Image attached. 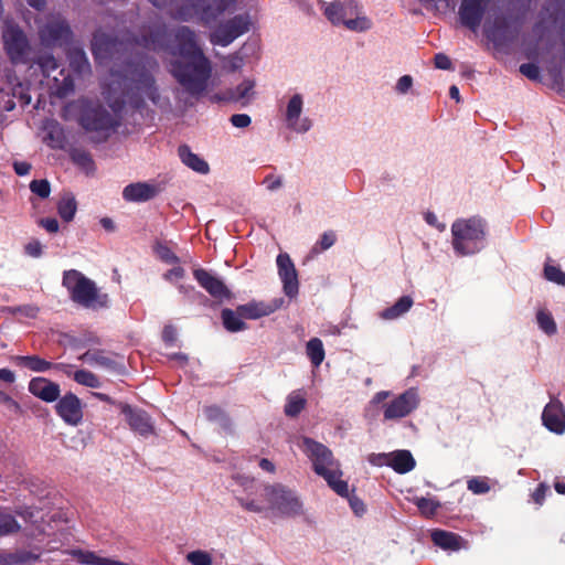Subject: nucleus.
Instances as JSON below:
<instances>
[{
	"instance_id": "nucleus-63",
	"label": "nucleus",
	"mask_w": 565,
	"mask_h": 565,
	"mask_svg": "<svg viewBox=\"0 0 565 565\" xmlns=\"http://www.w3.org/2000/svg\"><path fill=\"white\" fill-rule=\"evenodd\" d=\"M547 491H548L547 486H545L544 483L539 484V487L535 489V491L532 494L534 502L541 505L544 502Z\"/></svg>"
},
{
	"instance_id": "nucleus-2",
	"label": "nucleus",
	"mask_w": 565,
	"mask_h": 565,
	"mask_svg": "<svg viewBox=\"0 0 565 565\" xmlns=\"http://www.w3.org/2000/svg\"><path fill=\"white\" fill-rule=\"evenodd\" d=\"M262 495L267 505L262 504L250 494L236 497L238 504L247 512L278 518H296L303 514V503L298 493L282 483H267L263 486Z\"/></svg>"
},
{
	"instance_id": "nucleus-22",
	"label": "nucleus",
	"mask_w": 565,
	"mask_h": 565,
	"mask_svg": "<svg viewBox=\"0 0 565 565\" xmlns=\"http://www.w3.org/2000/svg\"><path fill=\"white\" fill-rule=\"evenodd\" d=\"M379 458L385 459L386 465L401 475L412 471L416 466V461L409 450H396L390 455L380 454Z\"/></svg>"
},
{
	"instance_id": "nucleus-64",
	"label": "nucleus",
	"mask_w": 565,
	"mask_h": 565,
	"mask_svg": "<svg viewBox=\"0 0 565 565\" xmlns=\"http://www.w3.org/2000/svg\"><path fill=\"white\" fill-rule=\"evenodd\" d=\"M14 172L18 175H26L31 170V164L25 161H17L13 163Z\"/></svg>"
},
{
	"instance_id": "nucleus-57",
	"label": "nucleus",
	"mask_w": 565,
	"mask_h": 565,
	"mask_svg": "<svg viewBox=\"0 0 565 565\" xmlns=\"http://www.w3.org/2000/svg\"><path fill=\"white\" fill-rule=\"evenodd\" d=\"M47 138L52 141L51 147L52 148H63L64 143V136L61 128L52 129L47 134Z\"/></svg>"
},
{
	"instance_id": "nucleus-42",
	"label": "nucleus",
	"mask_w": 565,
	"mask_h": 565,
	"mask_svg": "<svg viewBox=\"0 0 565 565\" xmlns=\"http://www.w3.org/2000/svg\"><path fill=\"white\" fill-rule=\"evenodd\" d=\"M20 527V524L13 515L0 512V536L15 533Z\"/></svg>"
},
{
	"instance_id": "nucleus-8",
	"label": "nucleus",
	"mask_w": 565,
	"mask_h": 565,
	"mask_svg": "<svg viewBox=\"0 0 565 565\" xmlns=\"http://www.w3.org/2000/svg\"><path fill=\"white\" fill-rule=\"evenodd\" d=\"M79 125L86 131H110L118 122L114 116L102 105H87L81 113Z\"/></svg>"
},
{
	"instance_id": "nucleus-58",
	"label": "nucleus",
	"mask_w": 565,
	"mask_h": 565,
	"mask_svg": "<svg viewBox=\"0 0 565 565\" xmlns=\"http://www.w3.org/2000/svg\"><path fill=\"white\" fill-rule=\"evenodd\" d=\"M231 124L237 128H245L250 125L252 119L246 114H234L230 118Z\"/></svg>"
},
{
	"instance_id": "nucleus-37",
	"label": "nucleus",
	"mask_w": 565,
	"mask_h": 565,
	"mask_svg": "<svg viewBox=\"0 0 565 565\" xmlns=\"http://www.w3.org/2000/svg\"><path fill=\"white\" fill-rule=\"evenodd\" d=\"M72 161L86 171L94 170L95 163L88 151L82 148H74L70 152Z\"/></svg>"
},
{
	"instance_id": "nucleus-60",
	"label": "nucleus",
	"mask_w": 565,
	"mask_h": 565,
	"mask_svg": "<svg viewBox=\"0 0 565 565\" xmlns=\"http://www.w3.org/2000/svg\"><path fill=\"white\" fill-rule=\"evenodd\" d=\"M434 61H435V66L439 70H450L451 68V65H452L451 61L444 53L436 54L434 57Z\"/></svg>"
},
{
	"instance_id": "nucleus-59",
	"label": "nucleus",
	"mask_w": 565,
	"mask_h": 565,
	"mask_svg": "<svg viewBox=\"0 0 565 565\" xmlns=\"http://www.w3.org/2000/svg\"><path fill=\"white\" fill-rule=\"evenodd\" d=\"M24 249L25 253L32 257H40L42 255V245L36 239L29 242L25 245Z\"/></svg>"
},
{
	"instance_id": "nucleus-62",
	"label": "nucleus",
	"mask_w": 565,
	"mask_h": 565,
	"mask_svg": "<svg viewBox=\"0 0 565 565\" xmlns=\"http://www.w3.org/2000/svg\"><path fill=\"white\" fill-rule=\"evenodd\" d=\"M40 225L49 233H56L58 231V222L54 217H46L40 220Z\"/></svg>"
},
{
	"instance_id": "nucleus-15",
	"label": "nucleus",
	"mask_w": 565,
	"mask_h": 565,
	"mask_svg": "<svg viewBox=\"0 0 565 565\" xmlns=\"http://www.w3.org/2000/svg\"><path fill=\"white\" fill-rule=\"evenodd\" d=\"M278 274L282 281V288L286 296L292 298L298 294L299 282L295 265L288 254L277 256Z\"/></svg>"
},
{
	"instance_id": "nucleus-4",
	"label": "nucleus",
	"mask_w": 565,
	"mask_h": 565,
	"mask_svg": "<svg viewBox=\"0 0 565 565\" xmlns=\"http://www.w3.org/2000/svg\"><path fill=\"white\" fill-rule=\"evenodd\" d=\"M452 247L458 255H473L486 246L487 223L479 216L458 218L451 225Z\"/></svg>"
},
{
	"instance_id": "nucleus-43",
	"label": "nucleus",
	"mask_w": 565,
	"mask_h": 565,
	"mask_svg": "<svg viewBox=\"0 0 565 565\" xmlns=\"http://www.w3.org/2000/svg\"><path fill=\"white\" fill-rule=\"evenodd\" d=\"M255 83L250 79L243 81L239 85L235 87V89H231L227 92V97L231 100L238 102L249 95L253 90Z\"/></svg>"
},
{
	"instance_id": "nucleus-17",
	"label": "nucleus",
	"mask_w": 565,
	"mask_h": 565,
	"mask_svg": "<svg viewBox=\"0 0 565 565\" xmlns=\"http://www.w3.org/2000/svg\"><path fill=\"white\" fill-rule=\"evenodd\" d=\"M542 420L548 430L563 434L565 431V412L562 403L552 399L543 409Z\"/></svg>"
},
{
	"instance_id": "nucleus-53",
	"label": "nucleus",
	"mask_w": 565,
	"mask_h": 565,
	"mask_svg": "<svg viewBox=\"0 0 565 565\" xmlns=\"http://www.w3.org/2000/svg\"><path fill=\"white\" fill-rule=\"evenodd\" d=\"M520 72L522 75L526 76L529 79H532V81L540 79V68L534 63L521 64Z\"/></svg>"
},
{
	"instance_id": "nucleus-25",
	"label": "nucleus",
	"mask_w": 565,
	"mask_h": 565,
	"mask_svg": "<svg viewBox=\"0 0 565 565\" xmlns=\"http://www.w3.org/2000/svg\"><path fill=\"white\" fill-rule=\"evenodd\" d=\"M135 83L136 88L145 94L149 100H151L154 105L160 104L161 96L156 85V79L149 72H140Z\"/></svg>"
},
{
	"instance_id": "nucleus-51",
	"label": "nucleus",
	"mask_w": 565,
	"mask_h": 565,
	"mask_svg": "<svg viewBox=\"0 0 565 565\" xmlns=\"http://www.w3.org/2000/svg\"><path fill=\"white\" fill-rule=\"evenodd\" d=\"M30 190L41 199H46L51 193V185L46 179L33 180L30 183Z\"/></svg>"
},
{
	"instance_id": "nucleus-6",
	"label": "nucleus",
	"mask_w": 565,
	"mask_h": 565,
	"mask_svg": "<svg viewBox=\"0 0 565 565\" xmlns=\"http://www.w3.org/2000/svg\"><path fill=\"white\" fill-rule=\"evenodd\" d=\"M237 0H186L179 10V15L182 20H189L193 15H199L200 19L210 23L215 21L220 15L227 11L236 3Z\"/></svg>"
},
{
	"instance_id": "nucleus-32",
	"label": "nucleus",
	"mask_w": 565,
	"mask_h": 565,
	"mask_svg": "<svg viewBox=\"0 0 565 565\" xmlns=\"http://www.w3.org/2000/svg\"><path fill=\"white\" fill-rule=\"evenodd\" d=\"M413 306V299L409 296L401 297L393 306L381 312V318L394 320L407 312Z\"/></svg>"
},
{
	"instance_id": "nucleus-47",
	"label": "nucleus",
	"mask_w": 565,
	"mask_h": 565,
	"mask_svg": "<svg viewBox=\"0 0 565 565\" xmlns=\"http://www.w3.org/2000/svg\"><path fill=\"white\" fill-rule=\"evenodd\" d=\"M337 242V235L333 231L324 232L320 239L312 247L313 253H320L322 250H327L334 245Z\"/></svg>"
},
{
	"instance_id": "nucleus-30",
	"label": "nucleus",
	"mask_w": 565,
	"mask_h": 565,
	"mask_svg": "<svg viewBox=\"0 0 565 565\" xmlns=\"http://www.w3.org/2000/svg\"><path fill=\"white\" fill-rule=\"evenodd\" d=\"M18 365L28 367L33 372H46L53 367V363L39 355H17L13 358Z\"/></svg>"
},
{
	"instance_id": "nucleus-24",
	"label": "nucleus",
	"mask_w": 565,
	"mask_h": 565,
	"mask_svg": "<svg viewBox=\"0 0 565 565\" xmlns=\"http://www.w3.org/2000/svg\"><path fill=\"white\" fill-rule=\"evenodd\" d=\"M116 354H108L104 350H88L78 356V360L90 365H98L106 370L115 371L118 363L114 359Z\"/></svg>"
},
{
	"instance_id": "nucleus-48",
	"label": "nucleus",
	"mask_w": 565,
	"mask_h": 565,
	"mask_svg": "<svg viewBox=\"0 0 565 565\" xmlns=\"http://www.w3.org/2000/svg\"><path fill=\"white\" fill-rule=\"evenodd\" d=\"M157 256L167 264H178L180 258L166 244L158 243L154 247Z\"/></svg>"
},
{
	"instance_id": "nucleus-1",
	"label": "nucleus",
	"mask_w": 565,
	"mask_h": 565,
	"mask_svg": "<svg viewBox=\"0 0 565 565\" xmlns=\"http://www.w3.org/2000/svg\"><path fill=\"white\" fill-rule=\"evenodd\" d=\"M134 42L150 51L167 52L189 60L171 62V74L191 96L199 97L206 90L212 65L199 47L195 33L190 28L180 26L172 35L166 25H154L140 36H135Z\"/></svg>"
},
{
	"instance_id": "nucleus-20",
	"label": "nucleus",
	"mask_w": 565,
	"mask_h": 565,
	"mask_svg": "<svg viewBox=\"0 0 565 565\" xmlns=\"http://www.w3.org/2000/svg\"><path fill=\"white\" fill-rule=\"evenodd\" d=\"M487 36L495 46H503L512 42L515 34L510 31V22L507 17H495L492 25L486 31Z\"/></svg>"
},
{
	"instance_id": "nucleus-35",
	"label": "nucleus",
	"mask_w": 565,
	"mask_h": 565,
	"mask_svg": "<svg viewBox=\"0 0 565 565\" xmlns=\"http://www.w3.org/2000/svg\"><path fill=\"white\" fill-rule=\"evenodd\" d=\"M306 352L313 366H319L324 360L323 343L319 338H312L307 342Z\"/></svg>"
},
{
	"instance_id": "nucleus-56",
	"label": "nucleus",
	"mask_w": 565,
	"mask_h": 565,
	"mask_svg": "<svg viewBox=\"0 0 565 565\" xmlns=\"http://www.w3.org/2000/svg\"><path fill=\"white\" fill-rule=\"evenodd\" d=\"M244 65V58L238 54L234 53L227 57L226 68L228 72H236Z\"/></svg>"
},
{
	"instance_id": "nucleus-13",
	"label": "nucleus",
	"mask_w": 565,
	"mask_h": 565,
	"mask_svg": "<svg viewBox=\"0 0 565 565\" xmlns=\"http://www.w3.org/2000/svg\"><path fill=\"white\" fill-rule=\"evenodd\" d=\"M55 411L67 425L77 426L83 420L84 412L82 401L72 392L66 393L57 399Z\"/></svg>"
},
{
	"instance_id": "nucleus-12",
	"label": "nucleus",
	"mask_w": 565,
	"mask_h": 565,
	"mask_svg": "<svg viewBox=\"0 0 565 565\" xmlns=\"http://www.w3.org/2000/svg\"><path fill=\"white\" fill-rule=\"evenodd\" d=\"M418 405V395L411 388L385 405L384 418L398 419L411 414Z\"/></svg>"
},
{
	"instance_id": "nucleus-16",
	"label": "nucleus",
	"mask_w": 565,
	"mask_h": 565,
	"mask_svg": "<svg viewBox=\"0 0 565 565\" xmlns=\"http://www.w3.org/2000/svg\"><path fill=\"white\" fill-rule=\"evenodd\" d=\"M193 276L198 284L206 291L210 296L215 299H230L231 291L225 284L216 276H213L210 271L204 268H198L193 270Z\"/></svg>"
},
{
	"instance_id": "nucleus-49",
	"label": "nucleus",
	"mask_w": 565,
	"mask_h": 565,
	"mask_svg": "<svg viewBox=\"0 0 565 565\" xmlns=\"http://www.w3.org/2000/svg\"><path fill=\"white\" fill-rule=\"evenodd\" d=\"M467 488L475 494H484L490 491V486L487 478H471L467 482Z\"/></svg>"
},
{
	"instance_id": "nucleus-38",
	"label": "nucleus",
	"mask_w": 565,
	"mask_h": 565,
	"mask_svg": "<svg viewBox=\"0 0 565 565\" xmlns=\"http://www.w3.org/2000/svg\"><path fill=\"white\" fill-rule=\"evenodd\" d=\"M78 561L87 565H127L111 558L99 557L94 552H78Z\"/></svg>"
},
{
	"instance_id": "nucleus-52",
	"label": "nucleus",
	"mask_w": 565,
	"mask_h": 565,
	"mask_svg": "<svg viewBox=\"0 0 565 565\" xmlns=\"http://www.w3.org/2000/svg\"><path fill=\"white\" fill-rule=\"evenodd\" d=\"M342 497L348 498L349 504L356 515L361 516L365 513V511H366L365 504L359 497H356L355 494H350L349 492H348V495H342Z\"/></svg>"
},
{
	"instance_id": "nucleus-3",
	"label": "nucleus",
	"mask_w": 565,
	"mask_h": 565,
	"mask_svg": "<svg viewBox=\"0 0 565 565\" xmlns=\"http://www.w3.org/2000/svg\"><path fill=\"white\" fill-rule=\"evenodd\" d=\"M299 447L311 460L313 471L322 477L337 494L348 495V482L341 479L342 471L332 451L310 437H302Z\"/></svg>"
},
{
	"instance_id": "nucleus-10",
	"label": "nucleus",
	"mask_w": 565,
	"mask_h": 565,
	"mask_svg": "<svg viewBox=\"0 0 565 565\" xmlns=\"http://www.w3.org/2000/svg\"><path fill=\"white\" fill-rule=\"evenodd\" d=\"M249 30V21L245 15H235L221 24L211 35V42L221 46L230 45L235 39Z\"/></svg>"
},
{
	"instance_id": "nucleus-46",
	"label": "nucleus",
	"mask_w": 565,
	"mask_h": 565,
	"mask_svg": "<svg viewBox=\"0 0 565 565\" xmlns=\"http://www.w3.org/2000/svg\"><path fill=\"white\" fill-rule=\"evenodd\" d=\"M343 25L351 31L363 32L371 29L372 22L366 17H356L355 19H345Z\"/></svg>"
},
{
	"instance_id": "nucleus-9",
	"label": "nucleus",
	"mask_w": 565,
	"mask_h": 565,
	"mask_svg": "<svg viewBox=\"0 0 565 565\" xmlns=\"http://www.w3.org/2000/svg\"><path fill=\"white\" fill-rule=\"evenodd\" d=\"M39 36L45 46H63L71 43L73 32L65 19L53 17L40 26Z\"/></svg>"
},
{
	"instance_id": "nucleus-33",
	"label": "nucleus",
	"mask_w": 565,
	"mask_h": 565,
	"mask_svg": "<svg viewBox=\"0 0 565 565\" xmlns=\"http://www.w3.org/2000/svg\"><path fill=\"white\" fill-rule=\"evenodd\" d=\"M77 211V202L72 193H64L57 202V213L64 222H71Z\"/></svg>"
},
{
	"instance_id": "nucleus-36",
	"label": "nucleus",
	"mask_w": 565,
	"mask_h": 565,
	"mask_svg": "<svg viewBox=\"0 0 565 565\" xmlns=\"http://www.w3.org/2000/svg\"><path fill=\"white\" fill-rule=\"evenodd\" d=\"M324 15L333 25H340L345 20L347 11L342 2L333 1L326 7Z\"/></svg>"
},
{
	"instance_id": "nucleus-40",
	"label": "nucleus",
	"mask_w": 565,
	"mask_h": 565,
	"mask_svg": "<svg viewBox=\"0 0 565 565\" xmlns=\"http://www.w3.org/2000/svg\"><path fill=\"white\" fill-rule=\"evenodd\" d=\"M73 379L76 383L90 387L98 388L100 386L99 379L90 371L78 370L73 374Z\"/></svg>"
},
{
	"instance_id": "nucleus-39",
	"label": "nucleus",
	"mask_w": 565,
	"mask_h": 565,
	"mask_svg": "<svg viewBox=\"0 0 565 565\" xmlns=\"http://www.w3.org/2000/svg\"><path fill=\"white\" fill-rule=\"evenodd\" d=\"M543 276L546 280L565 287V273L561 269L559 266L553 265L548 262L545 263Z\"/></svg>"
},
{
	"instance_id": "nucleus-7",
	"label": "nucleus",
	"mask_w": 565,
	"mask_h": 565,
	"mask_svg": "<svg viewBox=\"0 0 565 565\" xmlns=\"http://www.w3.org/2000/svg\"><path fill=\"white\" fill-rule=\"evenodd\" d=\"M3 47L12 64L29 63L31 46L25 33L13 24H7L3 33Z\"/></svg>"
},
{
	"instance_id": "nucleus-61",
	"label": "nucleus",
	"mask_w": 565,
	"mask_h": 565,
	"mask_svg": "<svg viewBox=\"0 0 565 565\" xmlns=\"http://www.w3.org/2000/svg\"><path fill=\"white\" fill-rule=\"evenodd\" d=\"M413 85V78L411 75H403L396 84V89L401 94H405Z\"/></svg>"
},
{
	"instance_id": "nucleus-11",
	"label": "nucleus",
	"mask_w": 565,
	"mask_h": 565,
	"mask_svg": "<svg viewBox=\"0 0 565 565\" xmlns=\"http://www.w3.org/2000/svg\"><path fill=\"white\" fill-rule=\"evenodd\" d=\"M491 2L492 0H461L458 10L460 23L473 32L477 31Z\"/></svg>"
},
{
	"instance_id": "nucleus-21",
	"label": "nucleus",
	"mask_w": 565,
	"mask_h": 565,
	"mask_svg": "<svg viewBox=\"0 0 565 565\" xmlns=\"http://www.w3.org/2000/svg\"><path fill=\"white\" fill-rule=\"evenodd\" d=\"M159 193V188L146 182L130 183L124 188L122 198L127 202H146Z\"/></svg>"
},
{
	"instance_id": "nucleus-41",
	"label": "nucleus",
	"mask_w": 565,
	"mask_h": 565,
	"mask_svg": "<svg viewBox=\"0 0 565 565\" xmlns=\"http://www.w3.org/2000/svg\"><path fill=\"white\" fill-rule=\"evenodd\" d=\"M539 327L547 334L553 335L557 331L553 316L545 310H540L536 315Z\"/></svg>"
},
{
	"instance_id": "nucleus-44",
	"label": "nucleus",
	"mask_w": 565,
	"mask_h": 565,
	"mask_svg": "<svg viewBox=\"0 0 565 565\" xmlns=\"http://www.w3.org/2000/svg\"><path fill=\"white\" fill-rule=\"evenodd\" d=\"M35 63L39 65L43 75L46 77H50L51 73L58 68L56 58L50 53L40 55Z\"/></svg>"
},
{
	"instance_id": "nucleus-26",
	"label": "nucleus",
	"mask_w": 565,
	"mask_h": 565,
	"mask_svg": "<svg viewBox=\"0 0 565 565\" xmlns=\"http://www.w3.org/2000/svg\"><path fill=\"white\" fill-rule=\"evenodd\" d=\"M178 154L182 163H184L193 171L202 174L209 172L210 168L207 162L204 159L200 158L196 153H193L188 145L179 146Z\"/></svg>"
},
{
	"instance_id": "nucleus-5",
	"label": "nucleus",
	"mask_w": 565,
	"mask_h": 565,
	"mask_svg": "<svg viewBox=\"0 0 565 565\" xmlns=\"http://www.w3.org/2000/svg\"><path fill=\"white\" fill-rule=\"evenodd\" d=\"M62 284L71 299L85 308H105L108 305V296L100 294L96 284L76 269L65 270Z\"/></svg>"
},
{
	"instance_id": "nucleus-54",
	"label": "nucleus",
	"mask_w": 565,
	"mask_h": 565,
	"mask_svg": "<svg viewBox=\"0 0 565 565\" xmlns=\"http://www.w3.org/2000/svg\"><path fill=\"white\" fill-rule=\"evenodd\" d=\"M74 90V82L71 76H65L61 85H56V95L58 97H66Z\"/></svg>"
},
{
	"instance_id": "nucleus-55",
	"label": "nucleus",
	"mask_w": 565,
	"mask_h": 565,
	"mask_svg": "<svg viewBox=\"0 0 565 565\" xmlns=\"http://www.w3.org/2000/svg\"><path fill=\"white\" fill-rule=\"evenodd\" d=\"M225 414V412L217 405H210L204 408V415L210 422H217Z\"/></svg>"
},
{
	"instance_id": "nucleus-14",
	"label": "nucleus",
	"mask_w": 565,
	"mask_h": 565,
	"mask_svg": "<svg viewBox=\"0 0 565 565\" xmlns=\"http://www.w3.org/2000/svg\"><path fill=\"white\" fill-rule=\"evenodd\" d=\"M121 413L126 416L129 427L135 433L149 437L154 434V426L150 415L140 408H134L128 404L121 405Z\"/></svg>"
},
{
	"instance_id": "nucleus-31",
	"label": "nucleus",
	"mask_w": 565,
	"mask_h": 565,
	"mask_svg": "<svg viewBox=\"0 0 565 565\" xmlns=\"http://www.w3.org/2000/svg\"><path fill=\"white\" fill-rule=\"evenodd\" d=\"M221 318L224 328L228 332H239L247 329V324L244 322V318L238 315L237 308L235 310L224 308L221 311Z\"/></svg>"
},
{
	"instance_id": "nucleus-27",
	"label": "nucleus",
	"mask_w": 565,
	"mask_h": 565,
	"mask_svg": "<svg viewBox=\"0 0 565 565\" xmlns=\"http://www.w3.org/2000/svg\"><path fill=\"white\" fill-rule=\"evenodd\" d=\"M430 536L434 544L443 550L458 551L462 546L461 536L452 532L435 530Z\"/></svg>"
},
{
	"instance_id": "nucleus-19",
	"label": "nucleus",
	"mask_w": 565,
	"mask_h": 565,
	"mask_svg": "<svg viewBox=\"0 0 565 565\" xmlns=\"http://www.w3.org/2000/svg\"><path fill=\"white\" fill-rule=\"evenodd\" d=\"M29 391L38 398L52 403L60 397V385L45 377H34L29 383Z\"/></svg>"
},
{
	"instance_id": "nucleus-29",
	"label": "nucleus",
	"mask_w": 565,
	"mask_h": 565,
	"mask_svg": "<svg viewBox=\"0 0 565 565\" xmlns=\"http://www.w3.org/2000/svg\"><path fill=\"white\" fill-rule=\"evenodd\" d=\"M307 399L301 391H292L286 399L284 413L287 417H297L306 407Z\"/></svg>"
},
{
	"instance_id": "nucleus-34",
	"label": "nucleus",
	"mask_w": 565,
	"mask_h": 565,
	"mask_svg": "<svg viewBox=\"0 0 565 565\" xmlns=\"http://www.w3.org/2000/svg\"><path fill=\"white\" fill-rule=\"evenodd\" d=\"M67 57L70 66L75 73L82 74L90 70L89 62L83 49L73 47L68 50Z\"/></svg>"
},
{
	"instance_id": "nucleus-45",
	"label": "nucleus",
	"mask_w": 565,
	"mask_h": 565,
	"mask_svg": "<svg viewBox=\"0 0 565 565\" xmlns=\"http://www.w3.org/2000/svg\"><path fill=\"white\" fill-rule=\"evenodd\" d=\"M186 561L192 565H212L213 559L209 552L196 550L186 554Z\"/></svg>"
},
{
	"instance_id": "nucleus-50",
	"label": "nucleus",
	"mask_w": 565,
	"mask_h": 565,
	"mask_svg": "<svg viewBox=\"0 0 565 565\" xmlns=\"http://www.w3.org/2000/svg\"><path fill=\"white\" fill-rule=\"evenodd\" d=\"M416 505L420 513L426 516L436 514L438 508L440 507V504L437 501L427 498L417 499Z\"/></svg>"
},
{
	"instance_id": "nucleus-28",
	"label": "nucleus",
	"mask_w": 565,
	"mask_h": 565,
	"mask_svg": "<svg viewBox=\"0 0 565 565\" xmlns=\"http://www.w3.org/2000/svg\"><path fill=\"white\" fill-rule=\"evenodd\" d=\"M276 307L264 302L250 301L237 307V312L244 319H259L269 316L275 311Z\"/></svg>"
},
{
	"instance_id": "nucleus-23",
	"label": "nucleus",
	"mask_w": 565,
	"mask_h": 565,
	"mask_svg": "<svg viewBox=\"0 0 565 565\" xmlns=\"http://www.w3.org/2000/svg\"><path fill=\"white\" fill-rule=\"evenodd\" d=\"M302 97L300 94H295L288 105H287V109H286V120H287V124L290 128L297 130V131H300V132H305L307 130H309L311 124H310V120L305 118L299 125H298V120H299V117L301 115V111H302Z\"/></svg>"
},
{
	"instance_id": "nucleus-18",
	"label": "nucleus",
	"mask_w": 565,
	"mask_h": 565,
	"mask_svg": "<svg viewBox=\"0 0 565 565\" xmlns=\"http://www.w3.org/2000/svg\"><path fill=\"white\" fill-rule=\"evenodd\" d=\"M119 44L116 38L102 31H96L92 40V52L95 60L103 62L104 60L111 58L118 51L117 46Z\"/></svg>"
}]
</instances>
